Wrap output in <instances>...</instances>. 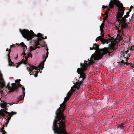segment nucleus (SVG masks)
I'll use <instances>...</instances> for the list:
<instances>
[{"mask_svg":"<svg viewBox=\"0 0 134 134\" xmlns=\"http://www.w3.org/2000/svg\"><path fill=\"white\" fill-rule=\"evenodd\" d=\"M105 6H103L102 7V8L103 9H104L105 8Z\"/></svg>","mask_w":134,"mask_h":134,"instance_id":"obj_17","label":"nucleus"},{"mask_svg":"<svg viewBox=\"0 0 134 134\" xmlns=\"http://www.w3.org/2000/svg\"><path fill=\"white\" fill-rule=\"evenodd\" d=\"M40 72L41 73V71H40Z\"/></svg>","mask_w":134,"mask_h":134,"instance_id":"obj_22","label":"nucleus"},{"mask_svg":"<svg viewBox=\"0 0 134 134\" xmlns=\"http://www.w3.org/2000/svg\"><path fill=\"white\" fill-rule=\"evenodd\" d=\"M123 126V124L122 123L120 125H119L118 126V127L120 128V129H122Z\"/></svg>","mask_w":134,"mask_h":134,"instance_id":"obj_9","label":"nucleus"},{"mask_svg":"<svg viewBox=\"0 0 134 134\" xmlns=\"http://www.w3.org/2000/svg\"><path fill=\"white\" fill-rule=\"evenodd\" d=\"M24 63L25 64H27V62L26 61H25L24 62Z\"/></svg>","mask_w":134,"mask_h":134,"instance_id":"obj_16","label":"nucleus"},{"mask_svg":"<svg viewBox=\"0 0 134 134\" xmlns=\"http://www.w3.org/2000/svg\"><path fill=\"white\" fill-rule=\"evenodd\" d=\"M109 10V8H108L107 9V12H108Z\"/></svg>","mask_w":134,"mask_h":134,"instance_id":"obj_18","label":"nucleus"},{"mask_svg":"<svg viewBox=\"0 0 134 134\" xmlns=\"http://www.w3.org/2000/svg\"><path fill=\"white\" fill-rule=\"evenodd\" d=\"M108 16H106L105 18H104V20L106 19L107 18Z\"/></svg>","mask_w":134,"mask_h":134,"instance_id":"obj_15","label":"nucleus"},{"mask_svg":"<svg viewBox=\"0 0 134 134\" xmlns=\"http://www.w3.org/2000/svg\"><path fill=\"white\" fill-rule=\"evenodd\" d=\"M16 68H17L18 67V66H16Z\"/></svg>","mask_w":134,"mask_h":134,"instance_id":"obj_26","label":"nucleus"},{"mask_svg":"<svg viewBox=\"0 0 134 134\" xmlns=\"http://www.w3.org/2000/svg\"><path fill=\"white\" fill-rule=\"evenodd\" d=\"M1 106L3 109L2 110L1 109V111H1L0 113V114L2 116H4L5 115V114L3 113V112L5 113H8V115L10 119V118L11 117H12L13 115L16 114L15 112L13 111L11 113H8L7 111L8 109L6 107L7 106L6 103L3 101H1Z\"/></svg>","mask_w":134,"mask_h":134,"instance_id":"obj_4","label":"nucleus"},{"mask_svg":"<svg viewBox=\"0 0 134 134\" xmlns=\"http://www.w3.org/2000/svg\"><path fill=\"white\" fill-rule=\"evenodd\" d=\"M114 4L118 8L119 11L117 14L116 19V20L118 21L119 24L121 25L120 28L121 30H120V29L118 26H116L115 27V29L118 30L117 31L118 33L117 35L116 39H114L112 37H111V38L109 39L108 40L102 38L104 36V33L103 30V28L104 27V24L103 23L100 26V31L101 32L100 35L97 38L96 40V41H97L99 40H100L101 42L103 43H108L110 42L111 43L110 46V47L108 48H104L103 49H99V46L95 43L94 44L92 48H90V50L93 49L96 50V53L92 55L90 60L88 62V63H85L82 66V64L81 63V69L79 68L77 71V72L80 74V77L79 79L85 78V74L83 72V71L86 70V68L87 66L94 63L95 60L101 58L104 55L107 53L109 54L113 51L115 50L117 46L116 45V44L120 40H121L122 36L124 35L123 31L124 29L126 28L127 26L125 22V18H127L129 16V12H127L126 13V15L124 16L122 18V16L124 14L125 8L123 7L122 4L120 3L118 0H111L109 4V7L112 8Z\"/></svg>","mask_w":134,"mask_h":134,"instance_id":"obj_1","label":"nucleus"},{"mask_svg":"<svg viewBox=\"0 0 134 134\" xmlns=\"http://www.w3.org/2000/svg\"><path fill=\"white\" fill-rule=\"evenodd\" d=\"M8 51V49H6V51Z\"/></svg>","mask_w":134,"mask_h":134,"instance_id":"obj_19","label":"nucleus"},{"mask_svg":"<svg viewBox=\"0 0 134 134\" xmlns=\"http://www.w3.org/2000/svg\"><path fill=\"white\" fill-rule=\"evenodd\" d=\"M46 37H46V36L45 37V38H45V39H46Z\"/></svg>","mask_w":134,"mask_h":134,"instance_id":"obj_20","label":"nucleus"},{"mask_svg":"<svg viewBox=\"0 0 134 134\" xmlns=\"http://www.w3.org/2000/svg\"><path fill=\"white\" fill-rule=\"evenodd\" d=\"M87 62V61L85 60V62Z\"/></svg>","mask_w":134,"mask_h":134,"instance_id":"obj_23","label":"nucleus"},{"mask_svg":"<svg viewBox=\"0 0 134 134\" xmlns=\"http://www.w3.org/2000/svg\"><path fill=\"white\" fill-rule=\"evenodd\" d=\"M20 80L19 79L15 80V82L17 83V85L16 83H13L12 84V87L9 86L8 87L9 92H10V93L15 90H17L18 89V88L19 87H20L22 88L23 95L22 96H20L19 97L18 99L19 100H22L24 98V95L25 94V88L23 87V86L20 84Z\"/></svg>","mask_w":134,"mask_h":134,"instance_id":"obj_2","label":"nucleus"},{"mask_svg":"<svg viewBox=\"0 0 134 134\" xmlns=\"http://www.w3.org/2000/svg\"><path fill=\"white\" fill-rule=\"evenodd\" d=\"M133 8V7L132 6H131L130 7V12L131 10V9L132 8Z\"/></svg>","mask_w":134,"mask_h":134,"instance_id":"obj_14","label":"nucleus"},{"mask_svg":"<svg viewBox=\"0 0 134 134\" xmlns=\"http://www.w3.org/2000/svg\"><path fill=\"white\" fill-rule=\"evenodd\" d=\"M126 52V53H127V52Z\"/></svg>","mask_w":134,"mask_h":134,"instance_id":"obj_24","label":"nucleus"},{"mask_svg":"<svg viewBox=\"0 0 134 134\" xmlns=\"http://www.w3.org/2000/svg\"><path fill=\"white\" fill-rule=\"evenodd\" d=\"M131 67H132L133 65H131Z\"/></svg>","mask_w":134,"mask_h":134,"instance_id":"obj_21","label":"nucleus"},{"mask_svg":"<svg viewBox=\"0 0 134 134\" xmlns=\"http://www.w3.org/2000/svg\"><path fill=\"white\" fill-rule=\"evenodd\" d=\"M1 100V98H0V100Z\"/></svg>","mask_w":134,"mask_h":134,"instance_id":"obj_27","label":"nucleus"},{"mask_svg":"<svg viewBox=\"0 0 134 134\" xmlns=\"http://www.w3.org/2000/svg\"><path fill=\"white\" fill-rule=\"evenodd\" d=\"M46 50L47 51L46 53V55L45 58H44V60L43 62L41 63L38 66V67H35L34 66L29 65L27 67V69L28 71L30 72L29 74L32 72V73H34L35 72H36L35 74L34 75V76L36 77L37 76V74L38 72V71H35L37 70H38V68H40V69H42L43 68V66L44 64V62L46 61V60L47 58L48 57V49H47Z\"/></svg>","mask_w":134,"mask_h":134,"instance_id":"obj_3","label":"nucleus"},{"mask_svg":"<svg viewBox=\"0 0 134 134\" xmlns=\"http://www.w3.org/2000/svg\"><path fill=\"white\" fill-rule=\"evenodd\" d=\"M25 50H24V52L22 53V54H21L22 55H25L26 53H25Z\"/></svg>","mask_w":134,"mask_h":134,"instance_id":"obj_12","label":"nucleus"},{"mask_svg":"<svg viewBox=\"0 0 134 134\" xmlns=\"http://www.w3.org/2000/svg\"><path fill=\"white\" fill-rule=\"evenodd\" d=\"M37 37L40 38H39L38 40L36 42L35 47H34L31 46L30 47V48L31 50H34L36 49L37 47L39 48L40 47L41 45H40L39 42L41 40V39L44 40V39L43 37L42 36V35L40 33H38L37 35Z\"/></svg>","mask_w":134,"mask_h":134,"instance_id":"obj_6","label":"nucleus"},{"mask_svg":"<svg viewBox=\"0 0 134 134\" xmlns=\"http://www.w3.org/2000/svg\"><path fill=\"white\" fill-rule=\"evenodd\" d=\"M28 57H31V58L32 57V55L31 53H29L28 54Z\"/></svg>","mask_w":134,"mask_h":134,"instance_id":"obj_10","label":"nucleus"},{"mask_svg":"<svg viewBox=\"0 0 134 134\" xmlns=\"http://www.w3.org/2000/svg\"><path fill=\"white\" fill-rule=\"evenodd\" d=\"M3 134H6V132L4 130H2Z\"/></svg>","mask_w":134,"mask_h":134,"instance_id":"obj_13","label":"nucleus"},{"mask_svg":"<svg viewBox=\"0 0 134 134\" xmlns=\"http://www.w3.org/2000/svg\"><path fill=\"white\" fill-rule=\"evenodd\" d=\"M134 49V45H133L131 47V49H130V50L131 51H133Z\"/></svg>","mask_w":134,"mask_h":134,"instance_id":"obj_11","label":"nucleus"},{"mask_svg":"<svg viewBox=\"0 0 134 134\" xmlns=\"http://www.w3.org/2000/svg\"><path fill=\"white\" fill-rule=\"evenodd\" d=\"M18 54H17V57H18Z\"/></svg>","mask_w":134,"mask_h":134,"instance_id":"obj_25","label":"nucleus"},{"mask_svg":"<svg viewBox=\"0 0 134 134\" xmlns=\"http://www.w3.org/2000/svg\"><path fill=\"white\" fill-rule=\"evenodd\" d=\"M20 45L23 47L24 49V50L26 49L27 48L26 46V45L24 44L23 42H21L20 44Z\"/></svg>","mask_w":134,"mask_h":134,"instance_id":"obj_8","label":"nucleus"},{"mask_svg":"<svg viewBox=\"0 0 134 134\" xmlns=\"http://www.w3.org/2000/svg\"><path fill=\"white\" fill-rule=\"evenodd\" d=\"M21 32L23 37L28 40H31L35 36L34 32L31 30L29 31L28 30H22Z\"/></svg>","mask_w":134,"mask_h":134,"instance_id":"obj_5","label":"nucleus"},{"mask_svg":"<svg viewBox=\"0 0 134 134\" xmlns=\"http://www.w3.org/2000/svg\"><path fill=\"white\" fill-rule=\"evenodd\" d=\"M10 50H9V54L8 55V61L9 62V64L10 66H12L13 65V63L11 61L10 59V57L9 55V53L10 52Z\"/></svg>","mask_w":134,"mask_h":134,"instance_id":"obj_7","label":"nucleus"}]
</instances>
